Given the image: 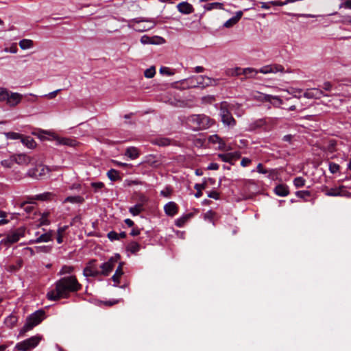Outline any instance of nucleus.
Segmentation results:
<instances>
[{"instance_id":"nucleus-1","label":"nucleus","mask_w":351,"mask_h":351,"mask_svg":"<svg viewBox=\"0 0 351 351\" xmlns=\"http://www.w3.org/2000/svg\"><path fill=\"white\" fill-rule=\"evenodd\" d=\"M75 276L64 277L56 283V289L47 293V297L50 300H58L60 298H67L71 292H75L81 289Z\"/></svg>"},{"instance_id":"nucleus-2","label":"nucleus","mask_w":351,"mask_h":351,"mask_svg":"<svg viewBox=\"0 0 351 351\" xmlns=\"http://www.w3.org/2000/svg\"><path fill=\"white\" fill-rule=\"evenodd\" d=\"M284 70L285 69L282 65L269 64L261 67L259 70L250 67L242 69V75H244L245 77H254L258 73L263 74L283 73Z\"/></svg>"},{"instance_id":"nucleus-3","label":"nucleus","mask_w":351,"mask_h":351,"mask_svg":"<svg viewBox=\"0 0 351 351\" xmlns=\"http://www.w3.org/2000/svg\"><path fill=\"white\" fill-rule=\"evenodd\" d=\"M45 317V311L43 309H39L29 315L20 331V335H24L27 331L31 330L34 327L40 324Z\"/></svg>"},{"instance_id":"nucleus-4","label":"nucleus","mask_w":351,"mask_h":351,"mask_svg":"<svg viewBox=\"0 0 351 351\" xmlns=\"http://www.w3.org/2000/svg\"><path fill=\"white\" fill-rule=\"evenodd\" d=\"M230 104L227 101H222L219 104V115L223 124L228 127L236 125L237 121L230 112Z\"/></svg>"},{"instance_id":"nucleus-5","label":"nucleus","mask_w":351,"mask_h":351,"mask_svg":"<svg viewBox=\"0 0 351 351\" xmlns=\"http://www.w3.org/2000/svg\"><path fill=\"white\" fill-rule=\"evenodd\" d=\"M197 130H206L215 123V121L205 114H193L188 118Z\"/></svg>"},{"instance_id":"nucleus-6","label":"nucleus","mask_w":351,"mask_h":351,"mask_svg":"<svg viewBox=\"0 0 351 351\" xmlns=\"http://www.w3.org/2000/svg\"><path fill=\"white\" fill-rule=\"evenodd\" d=\"M130 23H136L138 25L137 27H134V25L128 24L130 28H134L138 32H145L154 28L157 22L154 19H144V18H136L133 19L130 21Z\"/></svg>"},{"instance_id":"nucleus-7","label":"nucleus","mask_w":351,"mask_h":351,"mask_svg":"<svg viewBox=\"0 0 351 351\" xmlns=\"http://www.w3.org/2000/svg\"><path fill=\"white\" fill-rule=\"evenodd\" d=\"M40 341L39 336H34L16 343L15 348L20 351H30L38 345Z\"/></svg>"},{"instance_id":"nucleus-8","label":"nucleus","mask_w":351,"mask_h":351,"mask_svg":"<svg viewBox=\"0 0 351 351\" xmlns=\"http://www.w3.org/2000/svg\"><path fill=\"white\" fill-rule=\"evenodd\" d=\"M25 236V230L23 228L16 229L7 235L4 239L5 244H12L16 243L19 239Z\"/></svg>"},{"instance_id":"nucleus-9","label":"nucleus","mask_w":351,"mask_h":351,"mask_svg":"<svg viewBox=\"0 0 351 351\" xmlns=\"http://www.w3.org/2000/svg\"><path fill=\"white\" fill-rule=\"evenodd\" d=\"M119 256L115 257H111L107 262L103 263L100 268L101 271H100V275L103 276H108L110 273L112 271L116 263L118 261V258Z\"/></svg>"},{"instance_id":"nucleus-10","label":"nucleus","mask_w":351,"mask_h":351,"mask_svg":"<svg viewBox=\"0 0 351 351\" xmlns=\"http://www.w3.org/2000/svg\"><path fill=\"white\" fill-rule=\"evenodd\" d=\"M96 261H90L84 269L83 273L86 277H95L100 275V271L95 265Z\"/></svg>"},{"instance_id":"nucleus-11","label":"nucleus","mask_w":351,"mask_h":351,"mask_svg":"<svg viewBox=\"0 0 351 351\" xmlns=\"http://www.w3.org/2000/svg\"><path fill=\"white\" fill-rule=\"evenodd\" d=\"M141 43L143 45H162L165 43V40L162 37L158 36L149 37L147 35H144L141 38Z\"/></svg>"},{"instance_id":"nucleus-12","label":"nucleus","mask_w":351,"mask_h":351,"mask_svg":"<svg viewBox=\"0 0 351 351\" xmlns=\"http://www.w3.org/2000/svg\"><path fill=\"white\" fill-rule=\"evenodd\" d=\"M328 96L318 88H308L304 93V97L308 99H320L322 97Z\"/></svg>"},{"instance_id":"nucleus-13","label":"nucleus","mask_w":351,"mask_h":351,"mask_svg":"<svg viewBox=\"0 0 351 351\" xmlns=\"http://www.w3.org/2000/svg\"><path fill=\"white\" fill-rule=\"evenodd\" d=\"M197 86H208L212 85H216L217 80L212 79L205 75H199L196 78Z\"/></svg>"},{"instance_id":"nucleus-14","label":"nucleus","mask_w":351,"mask_h":351,"mask_svg":"<svg viewBox=\"0 0 351 351\" xmlns=\"http://www.w3.org/2000/svg\"><path fill=\"white\" fill-rule=\"evenodd\" d=\"M23 98V95L18 93H8V98L6 102L10 106H15L19 104Z\"/></svg>"},{"instance_id":"nucleus-15","label":"nucleus","mask_w":351,"mask_h":351,"mask_svg":"<svg viewBox=\"0 0 351 351\" xmlns=\"http://www.w3.org/2000/svg\"><path fill=\"white\" fill-rule=\"evenodd\" d=\"M178 10L183 14H189L194 12L193 5L186 2L182 1L177 5Z\"/></svg>"},{"instance_id":"nucleus-16","label":"nucleus","mask_w":351,"mask_h":351,"mask_svg":"<svg viewBox=\"0 0 351 351\" xmlns=\"http://www.w3.org/2000/svg\"><path fill=\"white\" fill-rule=\"evenodd\" d=\"M164 210L167 215L173 217L178 212V207L174 202H169L164 206Z\"/></svg>"},{"instance_id":"nucleus-17","label":"nucleus","mask_w":351,"mask_h":351,"mask_svg":"<svg viewBox=\"0 0 351 351\" xmlns=\"http://www.w3.org/2000/svg\"><path fill=\"white\" fill-rule=\"evenodd\" d=\"M49 170L48 167L44 166H38L36 169L32 171H29V173L31 176L34 177L36 178H38L43 176H45L46 173H49Z\"/></svg>"},{"instance_id":"nucleus-18","label":"nucleus","mask_w":351,"mask_h":351,"mask_svg":"<svg viewBox=\"0 0 351 351\" xmlns=\"http://www.w3.org/2000/svg\"><path fill=\"white\" fill-rule=\"evenodd\" d=\"M239 157H240V155L237 152L218 154L219 158H220L223 162H229V163H232V160H237Z\"/></svg>"},{"instance_id":"nucleus-19","label":"nucleus","mask_w":351,"mask_h":351,"mask_svg":"<svg viewBox=\"0 0 351 351\" xmlns=\"http://www.w3.org/2000/svg\"><path fill=\"white\" fill-rule=\"evenodd\" d=\"M54 140L56 141V144L57 145H67L70 147H74L76 145V141L74 139L69 138H60L58 136H54Z\"/></svg>"},{"instance_id":"nucleus-20","label":"nucleus","mask_w":351,"mask_h":351,"mask_svg":"<svg viewBox=\"0 0 351 351\" xmlns=\"http://www.w3.org/2000/svg\"><path fill=\"white\" fill-rule=\"evenodd\" d=\"M243 16L242 11H238L236 12L235 16H232L223 24V27L230 28L237 24Z\"/></svg>"},{"instance_id":"nucleus-21","label":"nucleus","mask_w":351,"mask_h":351,"mask_svg":"<svg viewBox=\"0 0 351 351\" xmlns=\"http://www.w3.org/2000/svg\"><path fill=\"white\" fill-rule=\"evenodd\" d=\"M208 140L210 143L218 144V148L219 149H223L225 148V143L217 134L210 136Z\"/></svg>"},{"instance_id":"nucleus-22","label":"nucleus","mask_w":351,"mask_h":351,"mask_svg":"<svg viewBox=\"0 0 351 351\" xmlns=\"http://www.w3.org/2000/svg\"><path fill=\"white\" fill-rule=\"evenodd\" d=\"M53 231L49 230V232L40 234L36 239L32 243H38L42 242H48L52 240Z\"/></svg>"},{"instance_id":"nucleus-23","label":"nucleus","mask_w":351,"mask_h":351,"mask_svg":"<svg viewBox=\"0 0 351 351\" xmlns=\"http://www.w3.org/2000/svg\"><path fill=\"white\" fill-rule=\"evenodd\" d=\"M275 193L280 197H285L289 194V188L285 184H278L274 189Z\"/></svg>"},{"instance_id":"nucleus-24","label":"nucleus","mask_w":351,"mask_h":351,"mask_svg":"<svg viewBox=\"0 0 351 351\" xmlns=\"http://www.w3.org/2000/svg\"><path fill=\"white\" fill-rule=\"evenodd\" d=\"M260 98L263 101H269V102H271L272 99L275 100L277 102L276 106H279L282 104V99L280 98H279L278 96H272L270 95H261L260 96ZM274 105H276V104H274Z\"/></svg>"},{"instance_id":"nucleus-25","label":"nucleus","mask_w":351,"mask_h":351,"mask_svg":"<svg viewBox=\"0 0 351 351\" xmlns=\"http://www.w3.org/2000/svg\"><path fill=\"white\" fill-rule=\"evenodd\" d=\"M125 155L128 156L130 158L134 160L138 157L139 152L136 147H130L126 149Z\"/></svg>"},{"instance_id":"nucleus-26","label":"nucleus","mask_w":351,"mask_h":351,"mask_svg":"<svg viewBox=\"0 0 351 351\" xmlns=\"http://www.w3.org/2000/svg\"><path fill=\"white\" fill-rule=\"evenodd\" d=\"M15 162L19 165H28L30 162V158L25 154H18L15 157Z\"/></svg>"},{"instance_id":"nucleus-27","label":"nucleus","mask_w":351,"mask_h":351,"mask_svg":"<svg viewBox=\"0 0 351 351\" xmlns=\"http://www.w3.org/2000/svg\"><path fill=\"white\" fill-rule=\"evenodd\" d=\"M107 176L111 181H117L121 179L119 172L114 169H111L107 172Z\"/></svg>"},{"instance_id":"nucleus-28","label":"nucleus","mask_w":351,"mask_h":351,"mask_svg":"<svg viewBox=\"0 0 351 351\" xmlns=\"http://www.w3.org/2000/svg\"><path fill=\"white\" fill-rule=\"evenodd\" d=\"M191 217H192V214L189 213V214H186V215L177 219L175 221L176 226L179 228L182 227Z\"/></svg>"},{"instance_id":"nucleus-29","label":"nucleus","mask_w":351,"mask_h":351,"mask_svg":"<svg viewBox=\"0 0 351 351\" xmlns=\"http://www.w3.org/2000/svg\"><path fill=\"white\" fill-rule=\"evenodd\" d=\"M21 141L23 143V144L26 145L28 148H34L36 146V142L30 136H23Z\"/></svg>"},{"instance_id":"nucleus-30","label":"nucleus","mask_w":351,"mask_h":351,"mask_svg":"<svg viewBox=\"0 0 351 351\" xmlns=\"http://www.w3.org/2000/svg\"><path fill=\"white\" fill-rule=\"evenodd\" d=\"M143 210V204H137L129 208V212L133 215L136 216Z\"/></svg>"},{"instance_id":"nucleus-31","label":"nucleus","mask_w":351,"mask_h":351,"mask_svg":"<svg viewBox=\"0 0 351 351\" xmlns=\"http://www.w3.org/2000/svg\"><path fill=\"white\" fill-rule=\"evenodd\" d=\"M17 322V317L14 315H10L5 319L4 323L8 327L12 328L16 324Z\"/></svg>"},{"instance_id":"nucleus-32","label":"nucleus","mask_w":351,"mask_h":351,"mask_svg":"<svg viewBox=\"0 0 351 351\" xmlns=\"http://www.w3.org/2000/svg\"><path fill=\"white\" fill-rule=\"evenodd\" d=\"M204 8L207 11H210L213 9L223 10V4L219 2H215L206 4L204 6Z\"/></svg>"},{"instance_id":"nucleus-33","label":"nucleus","mask_w":351,"mask_h":351,"mask_svg":"<svg viewBox=\"0 0 351 351\" xmlns=\"http://www.w3.org/2000/svg\"><path fill=\"white\" fill-rule=\"evenodd\" d=\"M84 202V198L80 195L69 196L64 199V202L72 204H81Z\"/></svg>"},{"instance_id":"nucleus-34","label":"nucleus","mask_w":351,"mask_h":351,"mask_svg":"<svg viewBox=\"0 0 351 351\" xmlns=\"http://www.w3.org/2000/svg\"><path fill=\"white\" fill-rule=\"evenodd\" d=\"M68 228H69L68 226H64L62 227H59L58 229L57 230V234H58L57 242L59 244H60L63 242V239H62L63 234L68 229Z\"/></svg>"},{"instance_id":"nucleus-35","label":"nucleus","mask_w":351,"mask_h":351,"mask_svg":"<svg viewBox=\"0 0 351 351\" xmlns=\"http://www.w3.org/2000/svg\"><path fill=\"white\" fill-rule=\"evenodd\" d=\"M19 45L21 49L25 50L33 47V41L29 39H23L19 42Z\"/></svg>"},{"instance_id":"nucleus-36","label":"nucleus","mask_w":351,"mask_h":351,"mask_svg":"<svg viewBox=\"0 0 351 351\" xmlns=\"http://www.w3.org/2000/svg\"><path fill=\"white\" fill-rule=\"evenodd\" d=\"M122 265L120 264L117 268L115 274L112 276V279L116 283H119V278L123 275Z\"/></svg>"},{"instance_id":"nucleus-37","label":"nucleus","mask_w":351,"mask_h":351,"mask_svg":"<svg viewBox=\"0 0 351 351\" xmlns=\"http://www.w3.org/2000/svg\"><path fill=\"white\" fill-rule=\"evenodd\" d=\"M341 190V186L337 188H332L329 190H327L325 193V195L327 196H339L340 195V191Z\"/></svg>"},{"instance_id":"nucleus-38","label":"nucleus","mask_w":351,"mask_h":351,"mask_svg":"<svg viewBox=\"0 0 351 351\" xmlns=\"http://www.w3.org/2000/svg\"><path fill=\"white\" fill-rule=\"evenodd\" d=\"M128 251H130L132 254H135L140 250V245L136 242H131L127 246Z\"/></svg>"},{"instance_id":"nucleus-39","label":"nucleus","mask_w":351,"mask_h":351,"mask_svg":"<svg viewBox=\"0 0 351 351\" xmlns=\"http://www.w3.org/2000/svg\"><path fill=\"white\" fill-rule=\"evenodd\" d=\"M306 184V180L303 177L299 176L296 177L293 180V184L295 188H301L303 187Z\"/></svg>"},{"instance_id":"nucleus-40","label":"nucleus","mask_w":351,"mask_h":351,"mask_svg":"<svg viewBox=\"0 0 351 351\" xmlns=\"http://www.w3.org/2000/svg\"><path fill=\"white\" fill-rule=\"evenodd\" d=\"M73 270H74V267L73 266L64 265L62 267L58 274L59 275L70 274L73 271Z\"/></svg>"},{"instance_id":"nucleus-41","label":"nucleus","mask_w":351,"mask_h":351,"mask_svg":"<svg viewBox=\"0 0 351 351\" xmlns=\"http://www.w3.org/2000/svg\"><path fill=\"white\" fill-rule=\"evenodd\" d=\"M194 188L197 190V192L195 194V197L199 198L202 195V191L206 188V184H196Z\"/></svg>"},{"instance_id":"nucleus-42","label":"nucleus","mask_w":351,"mask_h":351,"mask_svg":"<svg viewBox=\"0 0 351 351\" xmlns=\"http://www.w3.org/2000/svg\"><path fill=\"white\" fill-rule=\"evenodd\" d=\"M227 74L230 76H239L242 75V69L240 67H235L230 69L227 71Z\"/></svg>"},{"instance_id":"nucleus-43","label":"nucleus","mask_w":351,"mask_h":351,"mask_svg":"<svg viewBox=\"0 0 351 351\" xmlns=\"http://www.w3.org/2000/svg\"><path fill=\"white\" fill-rule=\"evenodd\" d=\"M48 215H49V213H44L40 219V223L38 224V227L41 226H47V225H49L50 223V221L47 219V217H48Z\"/></svg>"},{"instance_id":"nucleus-44","label":"nucleus","mask_w":351,"mask_h":351,"mask_svg":"<svg viewBox=\"0 0 351 351\" xmlns=\"http://www.w3.org/2000/svg\"><path fill=\"white\" fill-rule=\"evenodd\" d=\"M156 74V69L154 66H151L147 69L144 72V75L147 78H152Z\"/></svg>"},{"instance_id":"nucleus-45","label":"nucleus","mask_w":351,"mask_h":351,"mask_svg":"<svg viewBox=\"0 0 351 351\" xmlns=\"http://www.w3.org/2000/svg\"><path fill=\"white\" fill-rule=\"evenodd\" d=\"M5 136L7 137V138H9V139H14V140L21 139V140L23 135H21L19 133H16V132H10L5 133Z\"/></svg>"},{"instance_id":"nucleus-46","label":"nucleus","mask_w":351,"mask_h":351,"mask_svg":"<svg viewBox=\"0 0 351 351\" xmlns=\"http://www.w3.org/2000/svg\"><path fill=\"white\" fill-rule=\"evenodd\" d=\"M90 185L93 188L95 193L101 191L105 186L104 184L101 182H92Z\"/></svg>"},{"instance_id":"nucleus-47","label":"nucleus","mask_w":351,"mask_h":351,"mask_svg":"<svg viewBox=\"0 0 351 351\" xmlns=\"http://www.w3.org/2000/svg\"><path fill=\"white\" fill-rule=\"evenodd\" d=\"M160 73L162 75H173L175 74V72L170 69L169 67L166 66H162L160 69Z\"/></svg>"},{"instance_id":"nucleus-48","label":"nucleus","mask_w":351,"mask_h":351,"mask_svg":"<svg viewBox=\"0 0 351 351\" xmlns=\"http://www.w3.org/2000/svg\"><path fill=\"white\" fill-rule=\"evenodd\" d=\"M9 91L5 88H0V101H5L8 98Z\"/></svg>"},{"instance_id":"nucleus-49","label":"nucleus","mask_w":351,"mask_h":351,"mask_svg":"<svg viewBox=\"0 0 351 351\" xmlns=\"http://www.w3.org/2000/svg\"><path fill=\"white\" fill-rule=\"evenodd\" d=\"M296 197L302 199L311 196V192L309 191H298L295 192Z\"/></svg>"},{"instance_id":"nucleus-50","label":"nucleus","mask_w":351,"mask_h":351,"mask_svg":"<svg viewBox=\"0 0 351 351\" xmlns=\"http://www.w3.org/2000/svg\"><path fill=\"white\" fill-rule=\"evenodd\" d=\"M155 144L159 146H167L170 144V140L166 138L156 139L155 141Z\"/></svg>"},{"instance_id":"nucleus-51","label":"nucleus","mask_w":351,"mask_h":351,"mask_svg":"<svg viewBox=\"0 0 351 351\" xmlns=\"http://www.w3.org/2000/svg\"><path fill=\"white\" fill-rule=\"evenodd\" d=\"M21 208H22L26 213H31L34 209V206L29 204L27 202H23L21 204Z\"/></svg>"},{"instance_id":"nucleus-52","label":"nucleus","mask_w":351,"mask_h":351,"mask_svg":"<svg viewBox=\"0 0 351 351\" xmlns=\"http://www.w3.org/2000/svg\"><path fill=\"white\" fill-rule=\"evenodd\" d=\"M108 238L111 241L119 240V235L114 231H110L108 233Z\"/></svg>"},{"instance_id":"nucleus-53","label":"nucleus","mask_w":351,"mask_h":351,"mask_svg":"<svg viewBox=\"0 0 351 351\" xmlns=\"http://www.w3.org/2000/svg\"><path fill=\"white\" fill-rule=\"evenodd\" d=\"M329 170L332 173H335L339 171V165L334 162H330L329 164Z\"/></svg>"},{"instance_id":"nucleus-54","label":"nucleus","mask_w":351,"mask_h":351,"mask_svg":"<svg viewBox=\"0 0 351 351\" xmlns=\"http://www.w3.org/2000/svg\"><path fill=\"white\" fill-rule=\"evenodd\" d=\"M1 163L4 167L11 168L14 164V161L12 159H7L2 160Z\"/></svg>"},{"instance_id":"nucleus-55","label":"nucleus","mask_w":351,"mask_h":351,"mask_svg":"<svg viewBox=\"0 0 351 351\" xmlns=\"http://www.w3.org/2000/svg\"><path fill=\"white\" fill-rule=\"evenodd\" d=\"M61 91V89H58L56 90H54L53 92H51L48 94H46L44 95V97H47V99H51L56 97L57 94Z\"/></svg>"},{"instance_id":"nucleus-56","label":"nucleus","mask_w":351,"mask_h":351,"mask_svg":"<svg viewBox=\"0 0 351 351\" xmlns=\"http://www.w3.org/2000/svg\"><path fill=\"white\" fill-rule=\"evenodd\" d=\"M215 215V213L212 210H208V212H206L204 215V219L206 220H208L210 221H212L213 217Z\"/></svg>"},{"instance_id":"nucleus-57","label":"nucleus","mask_w":351,"mask_h":351,"mask_svg":"<svg viewBox=\"0 0 351 351\" xmlns=\"http://www.w3.org/2000/svg\"><path fill=\"white\" fill-rule=\"evenodd\" d=\"M339 196H344V197H351V193H350L348 191H346V186L342 185Z\"/></svg>"},{"instance_id":"nucleus-58","label":"nucleus","mask_w":351,"mask_h":351,"mask_svg":"<svg viewBox=\"0 0 351 351\" xmlns=\"http://www.w3.org/2000/svg\"><path fill=\"white\" fill-rule=\"evenodd\" d=\"M208 197L215 199H218L219 198V194L215 191H212L208 193Z\"/></svg>"},{"instance_id":"nucleus-59","label":"nucleus","mask_w":351,"mask_h":351,"mask_svg":"<svg viewBox=\"0 0 351 351\" xmlns=\"http://www.w3.org/2000/svg\"><path fill=\"white\" fill-rule=\"evenodd\" d=\"M347 8V9H351V0H346L343 3H341L339 5V8Z\"/></svg>"},{"instance_id":"nucleus-60","label":"nucleus","mask_w":351,"mask_h":351,"mask_svg":"<svg viewBox=\"0 0 351 351\" xmlns=\"http://www.w3.org/2000/svg\"><path fill=\"white\" fill-rule=\"evenodd\" d=\"M3 51L16 53L17 52V47H16V45H12L10 48H5L3 49Z\"/></svg>"},{"instance_id":"nucleus-61","label":"nucleus","mask_w":351,"mask_h":351,"mask_svg":"<svg viewBox=\"0 0 351 351\" xmlns=\"http://www.w3.org/2000/svg\"><path fill=\"white\" fill-rule=\"evenodd\" d=\"M50 195H51V193H43V194L37 195L36 199H40V200H45V199H47Z\"/></svg>"},{"instance_id":"nucleus-62","label":"nucleus","mask_w":351,"mask_h":351,"mask_svg":"<svg viewBox=\"0 0 351 351\" xmlns=\"http://www.w3.org/2000/svg\"><path fill=\"white\" fill-rule=\"evenodd\" d=\"M256 170L260 173L265 174L268 172L267 170L263 169V165L261 163H259L256 167Z\"/></svg>"},{"instance_id":"nucleus-63","label":"nucleus","mask_w":351,"mask_h":351,"mask_svg":"<svg viewBox=\"0 0 351 351\" xmlns=\"http://www.w3.org/2000/svg\"><path fill=\"white\" fill-rule=\"evenodd\" d=\"M251 160L247 158H243L241 160V165L243 167H247L251 163Z\"/></svg>"},{"instance_id":"nucleus-64","label":"nucleus","mask_w":351,"mask_h":351,"mask_svg":"<svg viewBox=\"0 0 351 351\" xmlns=\"http://www.w3.org/2000/svg\"><path fill=\"white\" fill-rule=\"evenodd\" d=\"M270 3L271 5L274 6H282L286 5L285 1H271Z\"/></svg>"}]
</instances>
